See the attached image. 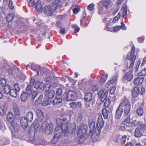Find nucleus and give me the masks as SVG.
Instances as JSON below:
<instances>
[{
	"mask_svg": "<svg viewBox=\"0 0 146 146\" xmlns=\"http://www.w3.org/2000/svg\"><path fill=\"white\" fill-rule=\"evenodd\" d=\"M89 121L90 123L89 127L90 129L89 135L91 137L92 140L94 141L98 138L100 133L101 130L98 126V123H97L96 126L95 128V120L94 119L90 118Z\"/></svg>",
	"mask_w": 146,
	"mask_h": 146,
	"instance_id": "f257e3e1",
	"label": "nucleus"
},
{
	"mask_svg": "<svg viewBox=\"0 0 146 146\" xmlns=\"http://www.w3.org/2000/svg\"><path fill=\"white\" fill-rule=\"evenodd\" d=\"M62 126V128L57 126L55 129L54 132V136L59 138L62 135L64 136H67L68 134V130L67 129V126Z\"/></svg>",
	"mask_w": 146,
	"mask_h": 146,
	"instance_id": "f03ea898",
	"label": "nucleus"
},
{
	"mask_svg": "<svg viewBox=\"0 0 146 146\" xmlns=\"http://www.w3.org/2000/svg\"><path fill=\"white\" fill-rule=\"evenodd\" d=\"M13 129L11 131L12 136L16 137L18 133H20V136L22 137L23 134V132L20 131V128L19 125L17 123L11 124Z\"/></svg>",
	"mask_w": 146,
	"mask_h": 146,
	"instance_id": "7ed1b4c3",
	"label": "nucleus"
},
{
	"mask_svg": "<svg viewBox=\"0 0 146 146\" xmlns=\"http://www.w3.org/2000/svg\"><path fill=\"white\" fill-rule=\"evenodd\" d=\"M136 59V56H131L130 54L127 55V61L124 62V65L127 68H132L133 66Z\"/></svg>",
	"mask_w": 146,
	"mask_h": 146,
	"instance_id": "20e7f679",
	"label": "nucleus"
},
{
	"mask_svg": "<svg viewBox=\"0 0 146 146\" xmlns=\"http://www.w3.org/2000/svg\"><path fill=\"white\" fill-rule=\"evenodd\" d=\"M67 101H74L77 99V96L76 92L72 90L68 91L66 97Z\"/></svg>",
	"mask_w": 146,
	"mask_h": 146,
	"instance_id": "39448f33",
	"label": "nucleus"
},
{
	"mask_svg": "<svg viewBox=\"0 0 146 146\" xmlns=\"http://www.w3.org/2000/svg\"><path fill=\"white\" fill-rule=\"evenodd\" d=\"M25 92L31 96V98L33 100L35 99L38 95L36 91L33 90V87L30 85H28L27 86Z\"/></svg>",
	"mask_w": 146,
	"mask_h": 146,
	"instance_id": "423d86ee",
	"label": "nucleus"
},
{
	"mask_svg": "<svg viewBox=\"0 0 146 146\" xmlns=\"http://www.w3.org/2000/svg\"><path fill=\"white\" fill-rule=\"evenodd\" d=\"M14 87L15 89H11V91L9 94L10 95L13 97H16L17 95L18 92H19L20 88L17 84H14Z\"/></svg>",
	"mask_w": 146,
	"mask_h": 146,
	"instance_id": "0eeeda50",
	"label": "nucleus"
},
{
	"mask_svg": "<svg viewBox=\"0 0 146 146\" xmlns=\"http://www.w3.org/2000/svg\"><path fill=\"white\" fill-rule=\"evenodd\" d=\"M130 117H125V119L124 120L125 122V123H126L127 125V126L129 130L131 128L134 127L136 125L135 123V122L130 120Z\"/></svg>",
	"mask_w": 146,
	"mask_h": 146,
	"instance_id": "6e6552de",
	"label": "nucleus"
},
{
	"mask_svg": "<svg viewBox=\"0 0 146 146\" xmlns=\"http://www.w3.org/2000/svg\"><path fill=\"white\" fill-rule=\"evenodd\" d=\"M108 91L106 90L104 92V91L102 90L98 93V95L99 98L101 99V102H103L107 98Z\"/></svg>",
	"mask_w": 146,
	"mask_h": 146,
	"instance_id": "1a4fd4ad",
	"label": "nucleus"
},
{
	"mask_svg": "<svg viewBox=\"0 0 146 146\" xmlns=\"http://www.w3.org/2000/svg\"><path fill=\"white\" fill-rule=\"evenodd\" d=\"M52 8V7L50 5L45 6L44 8V13L48 16H52L53 15V12L55 11L53 10Z\"/></svg>",
	"mask_w": 146,
	"mask_h": 146,
	"instance_id": "9d476101",
	"label": "nucleus"
},
{
	"mask_svg": "<svg viewBox=\"0 0 146 146\" xmlns=\"http://www.w3.org/2000/svg\"><path fill=\"white\" fill-rule=\"evenodd\" d=\"M35 128L33 129L30 128L29 131L28 133V139L29 141H36V139H35Z\"/></svg>",
	"mask_w": 146,
	"mask_h": 146,
	"instance_id": "9b49d317",
	"label": "nucleus"
},
{
	"mask_svg": "<svg viewBox=\"0 0 146 146\" xmlns=\"http://www.w3.org/2000/svg\"><path fill=\"white\" fill-rule=\"evenodd\" d=\"M87 128L88 127L86 125H84L81 126L79 129L78 135V136L79 135L86 136V133L87 131Z\"/></svg>",
	"mask_w": 146,
	"mask_h": 146,
	"instance_id": "f8f14e48",
	"label": "nucleus"
},
{
	"mask_svg": "<svg viewBox=\"0 0 146 146\" xmlns=\"http://www.w3.org/2000/svg\"><path fill=\"white\" fill-rule=\"evenodd\" d=\"M119 105L122 107L131 106L129 99L125 96L122 99Z\"/></svg>",
	"mask_w": 146,
	"mask_h": 146,
	"instance_id": "ddd939ff",
	"label": "nucleus"
},
{
	"mask_svg": "<svg viewBox=\"0 0 146 146\" xmlns=\"http://www.w3.org/2000/svg\"><path fill=\"white\" fill-rule=\"evenodd\" d=\"M132 72L131 70H130L127 72L123 77V79L125 80H127V81H131L133 78Z\"/></svg>",
	"mask_w": 146,
	"mask_h": 146,
	"instance_id": "4468645a",
	"label": "nucleus"
},
{
	"mask_svg": "<svg viewBox=\"0 0 146 146\" xmlns=\"http://www.w3.org/2000/svg\"><path fill=\"white\" fill-rule=\"evenodd\" d=\"M93 94L91 93H87L85 94L84 99L85 101L87 102H92V104L95 103L94 99L93 98Z\"/></svg>",
	"mask_w": 146,
	"mask_h": 146,
	"instance_id": "2eb2a0df",
	"label": "nucleus"
},
{
	"mask_svg": "<svg viewBox=\"0 0 146 146\" xmlns=\"http://www.w3.org/2000/svg\"><path fill=\"white\" fill-rule=\"evenodd\" d=\"M122 108H123L124 117L131 116L132 114V113L131 112V106L122 107Z\"/></svg>",
	"mask_w": 146,
	"mask_h": 146,
	"instance_id": "dca6fc26",
	"label": "nucleus"
},
{
	"mask_svg": "<svg viewBox=\"0 0 146 146\" xmlns=\"http://www.w3.org/2000/svg\"><path fill=\"white\" fill-rule=\"evenodd\" d=\"M31 69L35 71H36L38 75H39V72L40 73L42 74L43 73L42 70L43 68L41 67L40 66L36 64H33L31 65Z\"/></svg>",
	"mask_w": 146,
	"mask_h": 146,
	"instance_id": "f3484780",
	"label": "nucleus"
},
{
	"mask_svg": "<svg viewBox=\"0 0 146 146\" xmlns=\"http://www.w3.org/2000/svg\"><path fill=\"white\" fill-rule=\"evenodd\" d=\"M52 7V9L55 10L56 8L58 7H60L62 5V2L60 0H53L52 3L50 5Z\"/></svg>",
	"mask_w": 146,
	"mask_h": 146,
	"instance_id": "a211bd4d",
	"label": "nucleus"
},
{
	"mask_svg": "<svg viewBox=\"0 0 146 146\" xmlns=\"http://www.w3.org/2000/svg\"><path fill=\"white\" fill-rule=\"evenodd\" d=\"M123 111V108L121 106L119 105L116 111L115 118L117 119H119L121 116Z\"/></svg>",
	"mask_w": 146,
	"mask_h": 146,
	"instance_id": "6ab92c4d",
	"label": "nucleus"
},
{
	"mask_svg": "<svg viewBox=\"0 0 146 146\" xmlns=\"http://www.w3.org/2000/svg\"><path fill=\"white\" fill-rule=\"evenodd\" d=\"M53 129V125L52 123H49L46 126L45 128V132L48 135H50L52 133Z\"/></svg>",
	"mask_w": 146,
	"mask_h": 146,
	"instance_id": "aec40b11",
	"label": "nucleus"
},
{
	"mask_svg": "<svg viewBox=\"0 0 146 146\" xmlns=\"http://www.w3.org/2000/svg\"><path fill=\"white\" fill-rule=\"evenodd\" d=\"M136 78L134 79L133 81V83L135 85L137 86L140 85L143 82L144 77H139Z\"/></svg>",
	"mask_w": 146,
	"mask_h": 146,
	"instance_id": "412c9836",
	"label": "nucleus"
},
{
	"mask_svg": "<svg viewBox=\"0 0 146 146\" xmlns=\"http://www.w3.org/2000/svg\"><path fill=\"white\" fill-rule=\"evenodd\" d=\"M111 0H103L98 3L99 5H102V6H104L106 9L109 7V5L111 3Z\"/></svg>",
	"mask_w": 146,
	"mask_h": 146,
	"instance_id": "4be33fe9",
	"label": "nucleus"
},
{
	"mask_svg": "<svg viewBox=\"0 0 146 146\" xmlns=\"http://www.w3.org/2000/svg\"><path fill=\"white\" fill-rule=\"evenodd\" d=\"M1 90L3 92L4 94H8L11 91V87L8 85H6L4 86L1 87Z\"/></svg>",
	"mask_w": 146,
	"mask_h": 146,
	"instance_id": "5701e85b",
	"label": "nucleus"
},
{
	"mask_svg": "<svg viewBox=\"0 0 146 146\" xmlns=\"http://www.w3.org/2000/svg\"><path fill=\"white\" fill-rule=\"evenodd\" d=\"M28 121L26 119L25 117H23L21 120V127L24 129L27 127L28 125Z\"/></svg>",
	"mask_w": 146,
	"mask_h": 146,
	"instance_id": "b1692460",
	"label": "nucleus"
},
{
	"mask_svg": "<svg viewBox=\"0 0 146 146\" xmlns=\"http://www.w3.org/2000/svg\"><path fill=\"white\" fill-rule=\"evenodd\" d=\"M55 94L54 91L53 90H50L45 93L46 98H49L52 99Z\"/></svg>",
	"mask_w": 146,
	"mask_h": 146,
	"instance_id": "393cba45",
	"label": "nucleus"
},
{
	"mask_svg": "<svg viewBox=\"0 0 146 146\" xmlns=\"http://www.w3.org/2000/svg\"><path fill=\"white\" fill-rule=\"evenodd\" d=\"M31 96L26 92H23L21 95L20 98L22 101L24 102L27 101L29 98Z\"/></svg>",
	"mask_w": 146,
	"mask_h": 146,
	"instance_id": "a878e982",
	"label": "nucleus"
},
{
	"mask_svg": "<svg viewBox=\"0 0 146 146\" xmlns=\"http://www.w3.org/2000/svg\"><path fill=\"white\" fill-rule=\"evenodd\" d=\"M139 93V89L138 87H135L133 88L132 91V94L134 98L137 97Z\"/></svg>",
	"mask_w": 146,
	"mask_h": 146,
	"instance_id": "bb28decb",
	"label": "nucleus"
},
{
	"mask_svg": "<svg viewBox=\"0 0 146 146\" xmlns=\"http://www.w3.org/2000/svg\"><path fill=\"white\" fill-rule=\"evenodd\" d=\"M62 101V99L56 96L54 99L52 101V105H56L58 104H60Z\"/></svg>",
	"mask_w": 146,
	"mask_h": 146,
	"instance_id": "cd10ccee",
	"label": "nucleus"
},
{
	"mask_svg": "<svg viewBox=\"0 0 146 146\" xmlns=\"http://www.w3.org/2000/svg\"><path fill=\"white\" fill-rule=\"evenodd\" d=\"M36 113L37 117L40 121H42L44 119L43 114L41 110L37 109L36 110Z\"/></svg>",
	"mask_w": 146,
	"mask_h": 146,
	"instance_id": "c85d7f7f",
	"label": "nucleus"
},
{
	"mask_svg": "<svg viewBox=\"0 0 146 146\" xmlns=\"http://www.w3.org/2000/svg\"><path fill=\"white\" fill-rule=\"evenodd\" d=\"M7 120L10 122L11 124L13 122L14 120V117L13 114L11 112L8 113L7 116Z\"/></svg>",
	"mask_w": 146,
	"mask_h": 146,
	"instance_id": "c756f323",
	"label": "nucleus"
},
{
	"mask_svg": "<svg viewBox=\"0 0 146 146\" xmlns=\"http://www.w3.org/2000/svg\"><path fill=\"white\" fill-rule=\"evenodd\" d=\"M35 7L36 10L39 12L42 13V7L40 3L38 1L35 3Z\"/></svg>",
	"mask_w": 146,
	"mask_h": 146,
	"instance_id": "7c9ffc66",
	"label": "nucleus"
},
{
	"mask_svg": "<svg viewBox=\"0 0 146 146\" xmlns=\"http://www.w3.org/2000/svg\"><path fill=\"white\" fill-rule=\"evenodd\" d=\"M97 121L100 125V127L99 128H100V129L102 128L104 126V122L101 115L99 116L98 119Z\"/></svg>",
	"mask_w": 146,
	"mask_h": 146,
	"instance_id": "2f4dec72",
	"label": "nucleus"
},
{
	"mask_svg": "<svg viewBox=\"0 0 146 146\" xmlns=\"http://www.w3.org/2000/svg\"><path fill=\"white\" fill-rule=\"evenodd\" d=\"M137 125L140 127L141 131H144L146 130V125L145 124L143 123L141 121H138L137 122Z\"/></svg>",
	"mask_w": 146,
	"mask_h": 146,
	"instance_id": "473e14b6",
	"label": "nucleus"
},
{
	"mask_svg": "<svg viewBox=\"0 0 146 146\" xmlns=\"http://www.w3.org/2000/svg\"><path fill=\"white\" fill-rule=\"evenodd\" d=\"M144 109L141 106H139L136 111V113L139 116H142L143 114Z\"/></svg>",
	"mask_w": 146,
	"mask_h": 146,
	"instance_id": "72a5a7b5",
	"label": "nucleus"
},
{
	"mask_svg": "<svg viewBox=\"0 0 146 146\" xmlns=\"http://www.w3.org/2000/svg\"><path fill=\"white\" fill-rule=\"evenodd\" d=\"M143 133L141 132L139 128H136L134 131V136L136 137L139 138L142 136Z\"/></svg>",
	"mask_w": 146,
	"mask_h": 146,
	"instance_id": "f704fd0d",
	"label": "nucleus"
},
{
	"mask_svg": "<svg viewBox=\"0 0 146 146\" xmlns=\"http://www.w3.org/2000/svg\"><path fill=\"white\" fill-rule=\"evenodd\" d=\"M140 71L137 74V75L138 76L143 77L146 76V68H141Z\"/></svg>",
	"mask_w": 146,
	"mask_h": 146,
	"instance_id": "c9c22d12",
	"label": "nucleus"
},
{
	"mask_svg": "<svg viewBox=\"0 0 146 146\" xmlns=\"http://www.w3.org/2000/svg\"><path fill=\"white\" fill-rule=\"evenodd\" d=\"M13 108L15 114L19 115L20 113L19 110L18 106L15 103L13 104Z\"/></svg>",
	"mask_w": 146,
	"mask_h": 146,
	"instance_id": "e433bc0d",
	"label": "nucleus"
},
{
	"mask_svg": "<svg viewBox=\"0 0 146 146\" xmlns=\"http://www.w3.org/2000/svg\"><path fill=\"white\" fill-rule=\"evenodd\" d=\"M33 114L32 112L31 111L28 112L26 115L27 119L29 122L31 121L33 119Z\"/></svg>",
	"mask_w": 146,
	"mask_h": 146,
	"instance_id": "4c0bfd02",
	"label": "nucleus"
},
{
	"mask_svg": "<svg viewBox=\"0 0 146 146\" xmlns=\"http://www.w3.org/2000/svg\"><path fill=\"white\" fill-rule=\"evenodd\" d=\"M118 77V74H115L112 77V79L108 82V84L110 85V84H113L116 81Z\"/></svg>",
	"mask_w": 146,
	"mask_h": 146,
	"instance_id": "58836bf2",
	"label": "nucleus"
},
{
	"mask_svg": "<svg viewBox=\"0 0 146 146\" xmlns=\"http://www.w3.org/2000/svg\"><path fill=\"white\" fill-rule=\"evenodd\" d=\"M57 126L60 127V128H62V127H64L63 125V122L62 121V119L59 118H57L56 121Z\"/></svg>",
	"mask_w": 146,
	"mask_h": 146,
	"instance_id": "ea45409f",
	"label": "nucleus"
},
{
	"mask_svg": "<svg viewBox=\"0 0 146 146\" xmlns=\"http://www.w3.org/2000/svg\"><path fill=\"white\" fill-rule=\"evenodd\" d=\"M125 122L124 121H123L122 122V124L123 126H121L120 127V129L123 131H124L125 130H127L128 131H129V129L128 128L127 126V125L126 123H125Z\"/></svg>",
	"mask_w": 146,
	"mask_h": 146,
	"instance_id": "a19ab883",
	"label": "nucleus"
},
{
	"mask_svg": "<svg viewBox=\"0 0 146 146\" xmlns=\"http://www.w3.org/2000/svg\"><path fill=\"white\" fill-rule=\"evenodd\" d=\"M109 111L106 109H104L102 111V114L104 118L106 119L108 118Z\"/></svg>",
	"mask_w": 146,
	"mask_h": 146,
	"instance_id": "79ce46f5",
	"label": "nucleus"
},
{
	"mask_svg": "<svg viewBox=\"0 0 146 146\" xmlns=\"http://www.w3.org/2000/svg\"><path fill=\"white\" fill-rule=\"evenodd\" d=\"M14 16L13 14L11 13L9 14L6 17V19L8 22L11 21L13 20V18Z\"/></svg>",
	"mask_w": 146,
	"mask_h": 146,
	"instance_id": "37998d69",
	"label": "nucleus"
},
{
	"mask_svg": "<svg viewBox=\"0 0 146 146\" xmlns=\"http://www.w3.org/2000/svg\"><path fill=\"white\" fill-rule=\"evenodd\" d=\"M51 87V85L48 83H46L45 85L44 84V86L43 88V91L44 90L45 92L49 91L50 88Z\"/></svg>",
	"mask_w": 146,
	"mask_h": 146,
	"instance_id": "c03bdc74",
	"label": "nucleus"
},
{
	"mask_svg": "<svg viewBox=\"0 0 146 146\" xmlns=\"http://www.w3.org/2000/svg\"><path fill=\"white\" fill-rule=\"evenodd\" d=\"M80 136V137L79 139L78 142L81 143H83L84 141L86 139L87 137H88L87 135L82 136L79 135L78 136Z\"/></svg>",
	"mask_w": 146,
	"mask_h": 146,
	"instance_id": "a18cd8bd",
	"label": "nucleus"
},
{
	"mask_svg": "<svg viewBox=\"0 0 146 146\" xmlns=\"http://www.w3.org/2000/svg\"><path fill=\"white\" fill-rule=\"evenodd\" d=\"M6 114V113L4 107L0 106V115L2 116H4Z\"/></svg>",
	"mask_w": 146,
	"mask_h": 146,
	"instance_id": "49530a36",
	"label": "nucleus"
},
{
	"mask_svg": "<svg viewBox=\"0 0 146 146\" xmlns=\"http://www.w3.org/2000/svg\"><path fill=\"white\" fill-rule=\"evenodd\" d=\"M123 17L124 18L126 17V15L127 13V7L126 5H124L123 6Z\"/></svg>",
	"mask_w": 146,
	"mask_h": 146,
	"instance_id": "de8ad7c7",
	"label": "nucleus"
},
{
	"mask_svg": "<svg viewBox=\"0 0 146 146\" xmlns=\"http://www.w3.org/2000/svg\"><path fill=\"white\" fill-rule=\"evenodd\" d=\"M111 104V102L110 100L108 99H107L105 100L104 103V105L105 108H108L110 105Z\"/></svg>",
	"mask_w": 146,
	"mask_h": 146,
	"instance_id": "09e8293b",
	"label": "nucleus"
},
{
	"mask_svg": "<svg viewBox=\"0 0 146 146\" xmlns=\"http://www.w3.org/2000/svg\"><path fill=\"white\" fill-rule=\"evenodd\" d=\"M59 139V138L54 136L51 141V143L53 144H55L57 143Z\"/></svg>",
	"mask_w": 146,
	"mask_h": 146,
	"instance_id": "8fccbe9b",
	"label": "nucleus"
},
{
	"mask_svg": "<svg viewBox=\"0 0 146 146\" xmlns=\"http://www.w3.org/2000/svg\"><path fill=\"white\" fill-rule=\"evenodd\" d=\"M66 117L62 119V121L63 122V125L64 126H65V125H66L67 126V129L68 130V122L66 121Z\"/></svg>",
	"mask_w": 146,
	"mask_h": 146,
	"instance_id": "3c124183",
	"label": "nucleus"
},
{
	"mask_svg": "<svg viewBox=\"0 0 146 146\" xmlns=\"http://www.w3.org/2000/svg\"><path fill=\"white\" fill-rule=\"evenodd\" d=\"M94 6L93 3H91L87 6V9L90 11H92L94 9Z\"/></svg>",
	"mask_w": 146,
	"mask_h": 146,
	"instance_id": "603ef678",
	"label": "nucleus"
},
{
	"mask_svg": "<svg viewBox=\"0 0 146 146\" xmlns=\"http://www.w3.org/2000/svg\"><path fill=\"white\" fill-rule=\"evenodd\" d=\"M120 17V13H119L117 16L115 17L112 21V22L113 23H115L116 21H117L119 19Z\"/></svg>",
	"mask_w": 146,
	"mask_h": 146,
	"instance_id": "864d4df0",
	"label": "nucleus"
},
{
	"mask_svg": "<svg viewBox=\"0 0 146 146\" xmlns=\"http://www.w3.org/2000/svg\"><path fill=\"white\" fill-rule=\"evenodd\" d=\"M135 47L134 46H133L132 47L131 51V52H129L127 54H130V55L131 56H135L134 55V53L135 52Z\"/></svg>",
	"mask_w": 146,
	"mask_h": 146,
	"instance_id": "5fc2aeb1",
	"label": "nucleus"
},
{
	"mask_svg": "<svg viewBox=\"0 0 146 146\" xmlns=\"http://www.w3.org/2000/svg\"><path fill=\"white\" fill-rule=\"evenodd\" d=\"M62 89L60 88H58L56 92V96H59L62 94Z\"/></svg>",
	"mask_w": 146,
	"mask_h": 146,
	"instance_id": "6e6d98bb",
	"label": "nucleus"
},
{
	"mask_svg": "<svg viewBox=\"0 0 146 146\" xmlns=\"http://www.w3.org/2000/svg\"><path fill=\"white\" fill-rule=\"evenodd\" d=\"M141 63V62L140 60H139L137 62H136V65L135 69V72H136L138 71Z\"/></svg>",
	"mask_w": 146,
	"mask_h": 146,
	"instance_id": "4d7b16f0",
	"label": "nucleus"
},
{
	"mask_svg": "<svg viewBox=\"0 0 146 146\" xmlns=\"http://www.w3.org/2000/svg\"><path fill=\"white\" fill-rule=\"evenodd\" d=\"M5 127L3 122L0 121V129L3 131L5 130Z\"/></svg>",
	"mask_w": 146,
	"mask_h": 146,
	"instance_id": "13d9d810",
	"label": "nucleus"
},
{
	"mask_svg": "<svg viewBox=\"0 0 146 146\" xmlns=\"http://www.w3.org/2000/svg\"><path fill=\"white\" fill-rule=\"evenodd\" d=\"M127 137V136L126 135H124L123 136L121 140V143L122 145L124 144L125 143Z\"/></svg>",
	"mask_w": 146,
	"mask_h": 146,
	"instance_id": "bf43d9fd",
	"label": "nucleus"
},
{
	"mask_svg": "<svg viewBox=\"0 0 146 146\" xmlns=\"http://www.w3.org/2000/svg\"><path fill=\"white\" fill-rule=\"evenodd\" d=\"M70 107L72 108L75 109L77 107V103L76 102H72L70 104Z\"/></svg>",
	"mask_w": 146,
	"mask_h": 146,
	"instance_id": "052dcab7",
	"label": "nucleus"
},
{
	"mask_svg": "<svg viewBox=\"0 0 146 146\" xmlns=\"http://www.w3.org/2000/svg\"><path fill=\"white\" fill-rule=\"evenodd\" d=\"M82 115L81 113H78L77 117V120L78 122H80L82 119Z\"/></svg>",
	"mask_w": 146,
	"mask_h": 146,
	"instance_id": "680f3d73",
	"label": "nucleus"
},
{
	"mask_svg": "<svg viewBox=\"0 0 146 146\" xmlns=\"http://www.w3.org/2000/svg\"><path fill=\"white\" fill-rule=\"evenodd\" d=\"M108 77V75H106L105 76L102 77L100 79V81L103 83H104L106 81V80Z\"/></svg>",
	"mask_w": 146,
	"mask_h": 146,
	"instance_id": "e2e57ef3",
	"label": "nucleus"
},
{
	"mask_svg": "<svg viewBox=\"0 0 146 146\" xmlns=\"http://www.w3.org/2000/svg\"><path fill=\"white\" fill-rule=\"evenodd\" d=\"M80 10V8L78 7L74 8L73 9V12L74 14H77Z\"/></svg>",
	"mask_w": 146,
	"mask_h": 146,
	"instance_id": "0e129e2a",
	"label": "nucleus"
},
{
	"mask_svg": "<svg viewBox=\"0 0 146 146\" xmlns=\"http://www.w3.org/2000/svg\"><path fill=\"white\" fill-rule=\"evenodd\" d=\"M48 124H47V122L46 121H44L41 125V128L42 129H45V128H46V126H47Z\"/></svg>",
	"mask_w": 146,
	"mask_h": 146,
	"instance_id": "69168bd1",
	"label": "nucleus"
},
{
	"mask_svg": "<svg viewBox=\"0 0 146 146\" xmlns=\"http://www.w3.org/2000/svg\"><path fill=\"white\" fill-rule=\"evenodd\" d=\"M98 10V13L99 14L102 15L104 14V9L102 7H99Z\"/></svg>",
	"mask_w": 146,
	"mask_h": 146,
	"instance_id": "338daca9",
	"label": "nucleus"
},
{
	"mask_svg": "<svg viewBox=\"0 0 146 146\" xmlns=\"http://www.w3.org/2000/svg\"><path fill=\"white\" fill-rule=\"evenodd\" d=\"M13 2L11 0H9V8L11 9H12L14 8V6L13 4Z\"/></svg>",
	"mask_w": 146,
	"mask_h": 146,
	"instance_id": "774afa93",
	"label": "nucleus"
}]
</instances>
